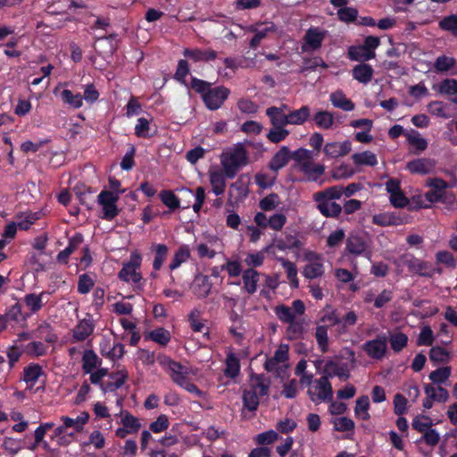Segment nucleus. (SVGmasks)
I'll return each instance as SVG.
<instances>
[{
	"label": "nucleus",
	"mask_w": 457,
	"mask_h": 457,
	"mask_svg": "<svg viewBox=\"0 0 457 457\" xmlns=\"http://www.w3.org/2000/svg\"><path fill=\"white\" fill-rule=\"evenodd\" d=\"M270 384V380L262 373H252L243 390L244 407L251 411H256L260 397L268 394Z\"/></svg>",
	"instance_id": "obj_1"
},
{
	"label": "nucleus",
	"mask_w": 457,
	"mask_h": 457,
	"mask_svg": "<svg viewBox=\"0 0 457 457\" xmlns=\"http://www.w3.org/2000/svg\"><path fill=\"white\" fill-rule=\"evenodd\" d=\"M248 153L242 144H237L233 148L221 154L220 162L227 178L233 179L240 169L248 163Z\"/></svg>",
	"instance_id": "obj_2"
},
{
	"label": "nucleus",
	"mask_w": 457,
	"mask_h": 457,
	"mask_svg": "<svg viewBox=\"0 0 457 457\" xmlns=\"http://www.w3.org/2000/svg\"><path fill=\"white\" fill-rule=\"evenodd\" d=\"M229 89L223 86L212 87L209 82L202 79V100L210 110L219 109L229 96Z\"/></svg>",
	"instance_id": "obj_3"
},
{
	"label": "nucleus",
	"mask_w": 457,
	"mask_h": 457,
	"mask_svg": "<svg viewBox=\"0 0 457 457\" xmlns=\"http://www.w3.org/2000/svg\"><path fill=\"white\" fill-rule=\"evenodd\" d=\"M380 45V38L376 36H368L364 38L363 44L356 46H350L348 56L352 61L367 62L376 56L375 49Z\"/></svg>",
	"instance_id": "obj_4"
},
{
	"label": "nucleus",
	"mask_w": 457,
	"mask_h": 457,
	"mask_svg": "<svg viewBox=\"0 0 457 457\" xmlns=\"http://www.w3.org/2000/svg\"><path fill=\"white\" fill-rule=\"evenodd\" d=\"M303 382L308 381L310 386L308 395L313 403L331 401L333 397V391L331 385L328 382V377H322L314 381H310L308 376L302 378Z\"/></svg>",
	"instance_id": "obj_5"
},
{
	"label": "nucleus",
	"mask_w": 457,
	"mask_h": 457,
	"mask_svg": "<svg viewBox=\"0 0 457 457\" xmlns=\"http://www.w3.org/2000/svg\"><path fill=\"white\" fill-rule=\"evenodd\" d=\"M142 262V256L139 253L134 252L130 254L128 262L123 263L121 270L118 273L120 280L124 282H132L138 284L142 280V274L139 271Z\"/></svg>",
	"instance_id": "obj_6"
},
{
	"label": "nucleus",
	"mask_w": 457,
	"mask_h": 457,
	"mask_svg": "<svg viewBox=\"0 0 457 457\" xmlns=\"http://www.w3.org/2000/svg\"><path fill=\"white\" fill-rule=\"evenodd\" d=\"M119 195L109 190H103L97 196V203L102 206L103 214L100 216L103 220H112L116 218L120 210L117 206Z\"/></svg>",
	"instance_id": "obj_7"
},
{
	"label": "nucleus",
	"mask_w": 457,
	"mask_h": 457,
	"mask_svg": "<svg viewBox=\"0 0 457 457\" xmlns=\"http://www.w3.org/2000/svg\"><path fill=\"white\" fill-rule=\"evenodd\" d=\"M326 37V31L317 27H311L305 32L302 52L308 53L320 49Z\"/></svg>",
	"instance_id": "obj_8"
},
{
	"label": "nucleus",
	"mask_w": 457,
	"mask_h": 457,
	"mask_svg": "<svg viewBox=\"0 0 457 457\" xmlns=\"http://www.w3.org/2000/svg\"><path fill=\"white\" fill-rule=\"evenodd\" d=\"M387 337L385 334L378 335L375 339L369 340L362 345V350L366 354L376 360H381L386 352Z\"/></svg>",
	"instance_id": "obj_9"
},
{
	"label": "nucleus",
	"mask_w": 457,
	"mask_h": 457,
	"mask_svg": "<svg viewBox=\"0 0 457 457\" xmlns=\"http://www.w3.org/2000/svg\"><path fill=\"white\" fill-rule=\"evenodd\" d=\"M288 360V346L280 345L275 351L274 355L268 359L265 362L267 371H283V368H287L286 362Z\"/></svg>",
	"instance_id": "obj_10"
},
{
	"label": "nucleus",
	"mask_w": 457,
	"mask_h": 457,
	"mask_svg": "<svg viewBox=\"0 0 457 457\" xmlns=\"http://www.w3.org/2000/svg\"><path fill=\"white\" fill-rule=\"evenodd\" d=\"M403 263L410 272L420 277L431 278L436 272V269L433 267L432 263L413 256L406 259Z\"/></svg>",
	"instance_id": "obj_11"
},
{
	"label": "nucleus",
	"mask_w": 457,
	"mask_h": 457,
	"mask_svg": "<svg viewBox=\"0 0 457 457\" xmlns=\"http://www.w3.org/2000/svg\"><path fill=\"white\" fill-rule=\"evenodd\" d=\"M95 321L91 315H87V318L80 320L72 329V337L76 342H83L89 336H91L95 330Z\"/></svg>",
	"instance_id": "obj_12"
},
{
	"label": "nucleus",
	"mask_w": 457,
	"mask_h": 457,
	"mask_svg": "<svg viewBox=\"0 0 457 457\" xmlns=\"http://www.w3.org/2000/svg\"><path fill=\"white\" fill-rule=\"evenodd\" d=\"M299 170L304 174L306 181L319 182L320 185L323 183V180H320L325 173V166L323 164L303 162L299 164Z\"/></svg>",
	"instance_id": "obj_13"
},
{
	"label": "nucleus",
	"mask_w": 457,
	"mask_h": 457,
	"mask_svg": "<svg viewBox=\"0 0 457 457\" xmlns=\"http://www.w3.org/2000/svg\"><path fill=\"white\" fill-rule=\"evenodd\" d=\"M352 150V143L349 140L344 142H328L323 147L327 158L336 159L347 155Z\"/></svg>",
	"instance_id": "obj_14"
},
{
	"label": "nucleus",
	"mask_w": 457,
	"mask_h": 457,
	"mask_svg": "<svg viewBox=\"0 0 457 457\" xmlns=\"http://www.w3.org/2000/svg\"><path fill=\"white\" fill-rule=\"evenodd\" d=\"M367 247L365 237L358 233H352L346 238L345 251L353 255L360 256L364 254Z\"/></svg>",
	"instance_id": "obj_15"
},
{
	"label": "nucleus",
	"mask_w": 457,
	"mask_h": 457,
	"mask_svg": "<svg viewBox=\"0 0 457 457\" xmlns=\"http://www.w3.org/2000/svg\"><path fill=\"white\" fill-rule=\"evenodd\" d=\"M436 166V162L429 158H419L408 162L406 169L412 174L427 175L431 173Z\"/></svg>",
	"instance_id": "obj_16"
},
{
	"label": "nucleus",
	"mask_w": 457,
	"mask_h": 457,
	"mask_svg": "<svg viewBox=\"0 0 457 457\" xmlns=\"http://www.w3.org/2000/svg\"><path fill=\"white\" fill-rule=\"evenodd\" d=\"M450 358L447 350L441 346H434L429 351V359L434 363L436 370L434 371H451L448 366L440 367V364L446 363Z\"/></svg>",
	"instance_id": "obj_17"
},
{
	"label": "nucleus",
	"mask_w": 457,
	"mask_h": 457,
	"mask_svg": "<svg viewBox=\"0 0 457 457\" xmlns=\"http://www.w3.org/2000/svg\"><path fill=\"white\" fill-rule=\"evenodd\" d=\"M291 159V152L286 145L282 146L270 159L268 167L270 170L278 172L287 165Z\"/></svg>",
	"instance_id": "obj_18"
},
{
	"label": "nucleus",
	"mask_w": 457,
	"mask_h": 457,
	"mask_svg": "<svg viewBox=\"0 0 457 457\" xmlns=\"http://www.w3.org/2000/svg\"><path fill=\"white\" fill-rule=\"evenodd\" d=\"M434 70L437 73L457 75V61L455 58L445 54L439 55L434 62Z\"/></svg>",
	"instance_id": "obj_19"
},
{
	"label": "nucleus",
	"mask_w": 457,
	"mask_h": 457,
	"mask_svg": "<svg viewBox=\"0 0 457 457\" xmlns=\"http://www.w3.org/2000/svg\"><path fill=\"white\" fill-rule=\"evenodd\" d=\"M374 70L370 64L364 62L355 65L352 70V75L358 82L367 85L372 79Z\"/></svg>",
	"instance_id": "obj_20"
},
{
	"label": "nucleus",
	"mask_w": 457,
	"mask_h": 457,
	"mask_svg": "<svg viewBox=\"0 0 457 457\" xmlns=\"http://www.w3.org/2000/svg\"><path fill=\"white\" fill-rule=\"evenodd\" d=\"M49 295V293L46 291H42L39 294L29 293L24 295L23 302L25 305L29 310V316L31 314L37 313L44 306V296Z\"/></svg>",
	"instance_id": "obj_21"
},
{
	"label": "nucleus",
	"mask_w": 457,
	"mask_h": 457,
	"mask_svg": "<svg viewBox=\"0 0 457 457\" xmlns=\"http://www.w3.org/2000/svg\"><path fill=\"white\" fill-rule=\"evenodd\" d=\"M344 191V187L342 186H333L327 187L322 191H319L313 194V201L314 202H327V201H334L338 200L342 197Z\"/></svg>",
	"instance_id": "obj_22"
},
{
	"label": "nucleus",
	"mask_w": 457,
	"mask_h": 457,
	"mask_svg": "<svg viewBox=\"0 0 457 457\" xmlns=\"http://www.w3.org/2000/svg\"><path fill=\"white\" fill-rule=\"evenodd\" d=\"M144 338L145 341L151 340L161 346H166L171 339V335L168 329L160 327L145 333Z\"/></svg>",
	"instance_id": "obj_23"
},
{
	"label": "nucleus",
	"mask_w": 457,
	"mask_h": 457,
	"mask_svg": "<svg viewBox=\"0 0 457 457\" xmlns=\"http://www.w3.org/2000/svg\"><path fill=\"white\" fill-rule=\"evenodd\" d=\"M73 191L80 204L85 205L87 210H92L95 200L92 196L93 191L85 185H77L73 187Z\"/></svg>",
	"instance_id": "obj_24"
},
{
	"label": "nucleus",
	"mask_w": 457,
	"mask_h": 457,
	"mask_svg": "<svg viewBox=\"0 0 457 457\" xmlns=\"http://www.w3.org/2000/svg\"><path fill=\"white\" fill-rule=\"evenodd\" d=\"M329 100L336 108L342 109L345 112H351L354 109L353 101L345 96L342 90H337L330 94Z\"/></svg>",
	"instance_id": "obj_25"
},
{
	"label": "nucleus",
	"mask_w": 457,
	"mask_h": 457,
	"mask_svg": "<svg viewBox=\"0 0 457 457\" xmlns=\"http://www.w3.org/2000/svg\"><path fill=\"white\" fill-rule=\"evenodd\" d=\"M266 115L270 118L272 126L277 129L285 128L288 124L287 114H285L281 108L269 107L266 109Z\"/></svg>",
	"instance_id": "obj_26"
},
{
	"label": "nucleus",
	"mask_w": 457,
	"mask_h": 457,
	"mask_svg": "<svg viewBox=\"0 0 457 457\" xmlns=\"http://www.w3.org/2000/svg\"><path fill=\"white\" fill-rule=\"evenodd\" d=\"M315 203L319 212L326 218H338L343 211L342 206L334 201Z\"/></svg>",
	"instance_id": "obj_27"
},
{
	"label": "nucleus",
	"mask_w": 457,
	"mask_h": 457,
	"mask_svg": "<svg viewBox=\"0 0 457 457\" xmlns=\"http://www.w3.org/2000/svg\"><path fill=\"white\" fill-rule=\"evenodd\" d=\"M259 276V272L252 268L247 269L243 272L242 278L244 282V288L248 294L253 295L256 292Z\"/></svg>",
	"instance_id": "obj_28"
},
{
	"label": "nucleus",
	"mask_w": 457,
	"mask_h": 457,
	"mask_svg": "<svg viewBox=\"0 0 457 457\" xmlns=\"http://www.w3.org/2000/svg\"><path fill=\"white\" fill-rule=\"evenodd\" d=\"M110 379L104 384H101V388L104 392H114L120 388L126 382L128 376L127 373H109Z\"/></svg>",
	"instance_id": "obj_29"
},
{
	"label": "nucleus",
	"mask_w": 457,
	"mask_h": 457,
	"mask_svg": "<svg viewBox=\"0 0 457 457\" xmlns=\"http://www.w3.org/2000/svg\"><path fill=\"white\" fill-rule=\"evenodd\" d=\"M190 374L191 373H170L172 381L177 385L185 388L189 393L200 395V390L192 382L191 378L189 377Z\"/></svg>",
	"instance_id": "obj_30"
},
{
	"label": "nucleus",
	"mask_w": 457,
	"mask_h": 457,
	"mask_svg": "<svg viewBox=\"0 0 457 457\" xmlns=\"http://www.w3.org/2000/svg\"><path fill=\"white\" fill-rule=\"evenodd\" d=\"M89 420V414L87 411L81 412L76 419L70 418L68 416H62L61 420L67 428H73L76 432H81L84 426Z\"/></svg>",
	"instance_id": "obj_31"
},
{
	"label": "nucleus",
	"mask_w": 457,
	"mask_h": 457,
	"mask_svg": "<svg viewBox=\"0 0 457 457\" xmlns=\"http://www.w3.org/2000/svg\"><path fill=\"white\" fill-rule=\"evenodd\" d=\"M311 115V109L308 105H303L297 110H294L287 114L288 124L302 125L308 120Z\"/></svg>",
	"instance_id": "obj_32"
},
{
	"label": "nucleus",
	"mask_w": 457,
	"mask_h": 457,
	"mask_svg": "<svg viewBox=\"0 0 457 457\" xmlns=\"http://www.w3.org/2000/svg\"><path fill=\"white\" fill-rule=\"evenodd\" d=\"M387 340L395 353H400L408 344L407 335L401 331L390 332Z\"/></svg>",
	"instance_id": "obj_33"
},
{
	"label": "nucleus",
	"mask_w": 457,
	"mask_h": 457,
	"mask_svg": "<svg viewBox=\"0 0 457 457\" xmlns=\"http://www.w3.org/2000/svg\"><path fill=\"white\" fill-rule=\"evenodd\" d=\"M316 126L322 129H329L334 124L333 113L328 111H318L312 117Z\"/></svg>",
	"instance_id": "obj_34"
},
{
	"label": "nucleus",
	"mask_w": 457,
	"mask_h": 457,
	"mask_svg": "<svg viewBox=\"0 0 457 457\" xmlns=\"http://www.w3.org/2000/svg\"><path fill=\"white\" fill-rule=\"evenodd\" d=\"M151 248L154 252L153 268L154 270H160L167 258L168 247L164 244H154Z\"/></svg>",
	"instance_id": "obj_35"
},
{
	"label": "nucleus",
	"mask_w": 457,
	"mask_h": 457,
	"mask_svg": "<svg viewBox=\"0 0 457 457\" xmlns=\"http://www.w3.org/2000/svg\"><path fill=\"white\" fill-rule=\"evenodd\" d=\"M101 364V360L97 354L90 349L84 351L82 355L83 371H93Z\"/></svg>",
	"instance_id": "obj_36"
},
{
	"label": "nucleus",
	"mask_w": 457,
	"mask_h": 457,
	"mask_svg": "<svg viewBox=\"0 0 457 457\" xmlns=\"http://www.w3.org/2000/svg\"><path fill=\"white\" fill-rule=\"evenodd\" d=\"M353 162L355 165H366L374 167L378 164V159L375 154L370 151L356 153L352 155Z\"/></svg>",
	"instance_id": "obj_37"
},
{
	"label": "nucleus",
	"mask_w": 457,
	"mask_h": 457,
	"mask_svg": "<svg viewBox=\"0 0 457 457\" xmlns=\"http://www.w3.org/2000/svg\"><path fill=\"white\" fill-rule=\"evenodd\" d=\"M425 394L439 403L446 402L449 397L447 390L439 385H427L425 386Z\"/></svg>",
	"instance_id": "obj_38"
},
{
	"label": "nucleus",
	"mask_w": 457,
	"mask_h": 457,
	"mask_svg": "<svg viewBox=\"0 0 457 457\" xmlns=\"http://www.w3.org/2000/svg\"><path fill=\"white\" fill-rule=\"evenodd\" d=\"M21 310H22L21 303L17 302L16 303L12 304L6 310L4 316L7 318V320H10L12 321L26 322L27 320L29 318V314L23 313Z\"/></svg>",
	"instance_id": "obj_39"
},
{
	"label": "nucleus",
	"mask_w": 457,
	"mask_h": 457,
	"mask_svg": "<svg viewBox=\"0 0 457 457\" xmlns=\"http://www.w3.org/2000/svg\"><path fill=\"white\" fill-rule=\"evenodd\" d=\"M62 102L74 109H79L83 104V96L81 94H73L70 89H63L61 93Z\"/></svg>",
	"instance_id": "obj_40"
},
{
	"label": "nucleus",
	"mask_w": 457,
	"mask_h": 457,
	"mask_svg": "<svg viewBox=\"0 0 457 457\" xmlns=\"http://www.w3.org/2000/svg\"><path fill=\"white\" fill-rule=\"evenodd\" d=\"M428 108L429 112L434 116L444 119H448L451 117V114L446 112V110L449 108V105L442 101H431L428 104Z\"/></svg>",
	"instance_id": "obj_41"
},
{
	"label": "nucleus",
	"mask_w": 457,
	"mask_h": 457,
	"mask_svg": "<svg viewBox=\"0 0 457 457\" xmlns=\"http://www.w3.org/2000/svg\"><path fill=\"white\" fill-rule=\"evenodd\" d=\"M369 408L370 400L368 396L364 395L358 398L354 408L355 415L362 420H368L370 419Z\"/></svg>",
	"instance_id": "obj_42"
},
{
	"label": "nucleus",
	"mask_w": 457,
	"mask_h": 457,
	"mask_svg": "<svg viewBox=\"0 0 457 457\" xmlns=\"http://www.w3.org/2000/svg\"><path fill=\"white\" fill-rule=\"evenodd\" d=\"M405 137L408 143L418 151L423 152L427 149L428 141L424 137H421L417 130H411V133H406Z\"/></svg>",
	"instance_id": "obj_43"
},
{
	"label": "nucleus",
	"mask_w": 457,
	"mask_h": 457,
	"mask_svg": "<svg viewBox=\"0 0 457 457\" xmlns=\"http://www.w3.org/2000/svg\"><path fill=\"white\" fill-rule=\"evenodd\" d=\"M279 262L287 272V276L290 280L291 286L293 287H298L297 269L295 264L293 262L284 258L279 259Z\"/></svg>",
	"instance_id": "obj_44"
},
{
	"label": "nucleus",
	"mask_w": 457,
	"mask_h": 457,
	"mask_svg": "<svg viewBox=\"0 0 457 457\" xmlns=\"http://www.w3.org/2000/svg\"><path fill=\"white\" fill-rule=\"evenodd\" d=\"M276 30V26L274 23L270 22V25H266L263 29H260L250 40L249 47L251 49H256L261 41L264 39L270 32H274Z\"/></svg>",
	"instance_id": "obj_45"
},
{
	"label": "nucleus",
	"mask_w": 457,
	"mask_h": 457,
	"mask_svg": "<svg viewBox=\"0 0 457 457\" xmlns=\"http://www.w3.org/2000/svg\"><path fill=\"white\" fill-rule=\"evenodd\" d=\"M315 338L320 350L326 353L328 349V327L320 325L316 328Z\"/></svg>",
	"instance_id": "obj_46"
},
{
	"label": "nucleus",
	"mask_w": 457,
	"mask_h": 457,
	"mask_svg": "<svg viewBox=\"0 0 457 457\" xmlns=\"http://www.w3.org/2000/svg\"><path fill=\"white\" fill-rule=\"evenodd\" d=\"M159 196L162 204L171 211L179 207V199L171 190H162Z\"/></svg>",
	"instance_id": "obj_47"
},
{
	"label": "nucleus",
	"mask_w": 457,
	"mask_h": 457,
	"mask_svg": "<svg viewBox=\"0 0 457 457\" xmlns=\"http://www.w3.org/2000/svg\"><path fill=\"white\" fill-rule=\"evenodd\" d=\"M433 421L430 417L426 415L416 416L411 423L412 428L420 433H424L432 428Z\"/></svg>",
	"instance_id": "obj_48"
},
{
	"label": "nucleus",
	"mask_w": 457,
	"mask_h": 457,
	"mask_svg": "<svg viewBox=\"0 0 457 457\" xmlns=\"http://www.w3.org/2000/svg\"><path fill=\"white\" fill-rule=\"evenodd\" d=\"M324 269L322 263L319 262H310L305 265L303 269V275L305 278L313 279L322 276Z\"/></svg>",
	"instance_id": "obj_49"
},
{
	"label": "nucleus",
	"mask_w": 457,
	"mask_h": 457,
	"mask_svg": "<svg viewBox=\"0 0 457 457\" xmlns=\"http://www.w3.org/2000/svg\"><path fill=\"white\" fill-rule=\"evenodd\" d=\"M95 286L94 279L87 273L80 274L78 281V292L81 295L88 294Z\"/></svg>",
	"instance_id": "obj_50"
},
{
	"label": "nucleus",
	"mask_w": 457,
	"mask_h": 457,
	"mask_svg": "<svg viewBox=\"0 0 457 457\" xmlns=\"http://www.w3.org/2000/svg\"><path fill=\"white\" fill-rule=\"evenodd\" d=\"M275 314L278 319L284 323H289L294 321L295 313L292 312L291 308L285 304H279L274 309Z\"/></svg>",
	"instance_id": "obj_51"
},
{
	"label": "nucleus",
	"mask_w": 457,
	"mask_h": 457,
	"mask_svg": "<svg viewBox=\"0 0 457 457\" xmlns=\"http://www.w3.org/2000/svg\"><path fill=\"white\" fill-rule=\"evenodd\" d=\"M278 439V434L275 430L270 429L258 434L254 437V442L260 445H271Z\"/></svg>",
	"instance_id": "obj_52"
},
{
	"label": "nucleus",
	"mask_w": 457,
	"mask_h": 457,
	"mask_svg": "<svg viewBox=\"0 0 457 457\" xmlns=\"http://www.w3.org/2000/svg\"><path fill=\"white\" fill-rule=\"evenodd\" d=\"M438 92L442 95L453 96L457 95V79H445L438 86Z\"/></svg>",
	"instance_id": "obj_53"
},
{
	"label": "nucleus",
	"mask_w": 457,
	"mask_h": 457,
	"mask_svg": "<svg viewBox=\"0 0 457 457\" xmlns=\"http://www.w3.org/2000/svg\"><path fill=\"white\" fill-rule=\"evenodd\" d=\"M121 424L126 428L129 429L131 433H137L141 428L139 420L133 416L129 411H125L123 413V416L121 418Z\"/></svg>",
	"instance_id": "obj_54"
},
{
	"label": "nucleus",
	"mask_w": 457,
	"mask_h": 457,
	"mask_svg": "<svg viewBox=\"0 0 457 457\" xmlns=\"http://www.w3.org/2000/svg\"><path fill=\"white\" fill-rule=\"evenodd\" d=\"M338 20L346 23L357 21L358 10L354 7H343L337 11Z\"/></svg>",
	"instance_id": "obj_55"
},
{
	"label": "nucleus",
	"mask_w": 457,
	"mask_h": 457,
	"mask_svg": "<svg viewBox=\"0 0 457 457\" xmlns=\"http://www.w3.org/2000/svg\"><path fill=\"white\" fill-rule=\"evenodd\" d=\"M439 28L445 31H450L454 37H457V15L451 14L443 18L439 21Z\"/></svg>",
	"instance_id": "obj_56"
},
{
	"label": "nucleus",
	"mask_w": 457,
	"mask_h": 457,
	"mask_svg": "<svg viewBox=\"0 0 457 457\" xmlns=\"http://www.w3.org/2000/svg\"><path fill=\"white\" fill-rule=\"evenodd\" d=\"M189 257V251L187 247L181 246L176 251L169 268L173 270L179 268L182 262H186Z\"/></svg>",
	"instance_id": "obj_57"
},
{
	"label": "nucleus",
	"mask_w": 457,
	"mask_h": 457,
	"mask_svg": "<svg viewBox=\"0 0 457 457\" xmlns=\"http://www.w3.org/2000/svg\"><path fill=\"white\" fill-rule=\"evenodd\" d=\"M278 195L275 193H271L260 200L259 207L263 212H270V211L276 209V207L278 206Z\"/></svg>",
	"instance_id": "obj_58"
},
{
	"label": "nucleus",
	"mask_w": 457,
	"mask_h": 457,
	"mask_svg": "<svg viewBox=\"0 0 457 457\" xmlns=\"http://www.w3.org/2000/svg\"><path fill=\"white\" fill-rule=\"evenodd\" d=\"M334 428L337 431L346 432L353 429L354 422L346 417H339L332 420Z\"/></svg>",
	"instance_id": "obj_59"
},
{
	"label": "nucleus",
	"mask_w": 457,
	"mask_h": 457,
	"mask_svg": "<svg viewBox=\"0 0 457 457\" xmlns=\"http://www.w3.org/2000/svg\"><path fill=\"white\" fill-rule=\"evenodd\" d=\"M289 135V131L285 128L277 129L273 127L270 129L267 134V138L270 142L278 144L286 139V137Z\"/></svg>",
	"instance_id": "obj_60"
},
{
	"label": "nucleus",
	"mask_w": 457,
	"mask_h": 457,
	"mask_svg": "<svg viewBox=\"0 0 457 457\" xmlns=\"http://www.w3.org/2000/svg\"><path fill=\"white\" fill-rule=\"evenodd\" d=\"M434 342V334L429 326H425L421 328L419 335L417 344L418 345L430 346Z\"/></svg>",
	"instance_id": "obj_61"
},
{
	"label": "nucleus",
	"mask_w": 457,
	"mask_h": 457,
	"mask_svg": "<svg viewBox=\"0 0 457 457\" xmlns=\"http://www.w3.org/2000/svg\"><path fill=\"white\" fill-rule=\"evenodd\" d=\"M149 129V120L145 117L138 118L135 127V135L138 137L148 138L150 137Z\"/></svg>",
	"instance_id": "obj_62"
},
{
	"label": "nucleus",
	"mask_w": 457,
	"mask_h": 457,
	"mask_svg": "<svg viewBox=\"0 0 457 457\" xmlns=\"http://www.w3.org/2000/svg\"><path fill=\"white\" fill-rule=\"evenodd\" d=\"M157 361L160 363L162 369L167 370L168 371H180L182 369V366L179 362L171 360L167 355L158 356Z\"/></svg>",
	"instance_id": "obj_63"
},
{
	"label": "nucleus",
	"mask_w": 457,
	"mask_h": 457,
	"mask_svg": "<svg viewBox=\"0 0 457 457\" xmlns=\"http://www.w3.org/2000/svg\"><path fill=\"white\" fill-rule=\"evenodd\" d=\"M211 184L212 187V190L216 195H220L224 193L226 183L221 174L212 173L211 175Z\"/></svg>",
	"instance_id": "obj_64"
}]
</instances>
